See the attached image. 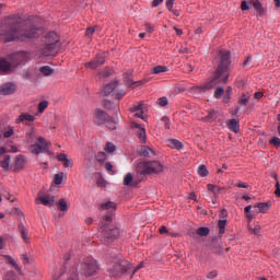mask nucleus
<instances>
[{
  "mask_svg": "<svg viewBox=\"0 0 280 280\" xmlns=\"http://www.w3.org/2000/svg\"><path fill=\"white\" fill-rule=\"evenodd\" d=\"M65 178V173H59L55 175V185H62V179Z\"/></svg>",
  "mask_w": 280,
  "mask_h": 280,
  "instance_id": "nucleus-44",
  "label": "nucleus"
},
{
  "mask_svg": "<svg viewBox=\"0 0 280 280\" xmlns=\"http://www.w3.org/2000/svg\"><path fill=\"white\" fill-rule=\"evenodd\" d=\"M135 268L128 260H124L121 256L116 255L112 258V265L108 268L109 275L113 277H120V275H128Z\"/></svg>",
  "mask_w": 280,
  "mask_h": 280,
  "instance_id": "nucleus-3",
  "label": "nucleus"
},
{
  "mask_svg": "<svg viewBox=\"0 0 280 280\" xmlns=\"http://www.w3.org/2000/svg\"><path fill=\"white\" fill-rule=\"evenodd\" d=\"M115 89H117V81L106 84L103 88L101 94L103 95V97H108L109 95H113V93H115Z\"/></svg>",
  "mask_w": 280,
  "mask_h": 280,
  "instance_id": "nucleus-16",
  "label": "nucleus"
},
{
  "mask_svg": "<svg viewBox=\"0 0 280 280\" xmlns=\"http://www.w3.org/2000/svg\"><path fill=\"white\" fill-rule=\"evenodd\" d=\"M174 1L175 0H166V8L170 12H172L173 8H174Z\"/></svg>",
  "mask_w": 280,
  "mask_h": 280,
  "instance_id": "nucleus-57",
  "label": "nucleus"
},
{
  "mask_svg": "<svg viewBox=\"0 0 280 280\" xmlns=\"http://www.w3.org/2000/svg\"><path fill=\"white\" fill-rule=\"evenodd\" d=\"M4 280H14V273L9 272L5 275Z\"/></svg>",
  "mask_w": 280,
  "mask_h": 280,
  "instance_id": "nucleus-64",
  "label": "nucleus"
},
{
  "mask_svg": "<svg viewBox=\"0 0 280 280\" xmlns=\"http://www.w3.org/2000/svg\"><path fill=\"white\" fill-rule=\"evenodd\" d=\"M57 161L62 163L63 167H73V160L69 159V156L65 153H59L57 155Z\"/></svg>",
  "mask_w": 280,
  "mask_h": 280,
  "instance_id": "nucleus-18",
  "label": "nucleus"
},
{
  "mask_svg": "<svg viewBox=\"0 0 280 280\" xmlns=\"http://www.w3.org/2000/svg\"><path fill=\"white\" fill-rule=\"evenodd\" d=\"M131 128L136 131L140 141L145 143V127L139 125L138 122H131Z\"/></svg>",
  "mask_w": 280,
  "mask_h": 280,
  "instance_id": "nucleus-14",
  "label": "nucleus"
},
{
  "mask_svg": "<svg viewBox=\"0 0 280 280\" xmlns=\"http://www.w3.org/2000/svg\"><path fill=\"white\" fill-rule=\"evenodd\" d=\"M248 231L254 233V235H259V233H261V226L255 225V228H249Z\"/></svg>",
  "mask_w": 280,
  "mask_h": 280,
  "instance_id": "nucleus-46",
  "label": "nucleus"
},
{
  "mask_svg": "<svg viewBox=\"0 0 280 280\" xmlns=\"http://www.w3.org/2000/svg\"><path fill=\"white\" fill-rule=\"evenodd\" d=\"M49 106V102L47 101H42L38 104V113H45L46 108Z\"/></svg>",
  "mask_w": 280,
  "mask_h": 280,
  "instance_id": "nucleus-43",
  "label": "nucleus"
},
{
  "mask_svg": "<svg viewBox=\"0 0 280 280\" xmlns=\"http://www.w3.org/2000/svg\"><path fill=\"white\" fill-rule=\"evenodd\" d=\"M104 150H105V152H107V154H113V152H115V150H117V147H115V144L113 142H106Z\"/></svg>",
  "mask_w": 280,
  "mask_h": 280,
  "instance_id": "nucleus-35",
  "label": "nucleus"
},
{
  "mask_svg": "<svg viewBox=\"0 0 280 280\" xmlns=\"http://www.w3.org/2000/svg\"><path fill=\"white\" fill-rule=\"evenodd\" d=\"M141 268H143V262H140L133 270L130 279H132V277H135V273L139 272V270H141Z\"/></svg>",
  "mask_w": 280,
  "mask_h": 280,
  "instance_id": "nucleus-62",
  "label": "nucleus"
},
{
  "mask_svg": "<svg viewBox=\"0 0 280 280\" xmlns=\"http://www.w3.org/2000/svg\"><path fill=\"white\" fill-rule=\"evenodd\" d=\"M12 69V65H10L5 58H0V72L8 73Z\"/></svg>",
  "mask_w": 280,
  "mask_h": 280,
  "instance_id": "nucleus-24",
  "label": "nucleus"
},
{
  "mask_svg": "<svg viewBox=\"0 0 280 280\" xmlns=\"http://www.w3.org/2000/svg\"><path fill=\"white\" fill-rule=\"evenodd\" d=\"M10 155H4L3 159L0 160V167H2V170H10Z\"/></svg>",
  "mask_w": 280,
  "mask_h": 280,
  "instance_id": "nucleus-26",
  "label": "nucleus"
},
{
  "mask_svg": "<svg viewBox=\"0 0 280 280\" xmlns=\"http://www.w3.org/2000/svg\"><path fill=\"white\" fill-rule=\"evenodd\" d=\"M218 60L219 62L212 80L201 86L196 88L199 93L211 91V89H215L218 84H226V82H229V71L231 70V52L228 50H221L218 55Z\"/></svg>",
  "mask_w": 280,
  "mask_h": 280,
  "instance_id": "nucleus-2",
  "label": "nucleus"
},
{
  "mask_svg": "<svg viewBox=\"0 0 280 280\" xmlns=\"http://www.w3.org/2000/svg\"><path fill=\"white\" fill-rule=\"evenodd\" d=\"M270 143L276 148H280V139L278 137H275L272 140H270Z\"/></svg>",
  "mask_w": 280,
  "mask_h": 280,
  "instance_id": "nucleus-53",
  "label": "nucleus"
},
{
  "mask_svg": "<svg viewBox=\"0 0 280 280\" xmlns=\"http://www.w3.org/2000/svg\"><path fill=\"white\" fill-rule=\"evenodd\" d=\"M238 104H241V106H247L248 97H246V95H242V97L238 101Z\"/></svg>",
  "mask_w": 280,
  "mask_h": 280,
  "instance_id": "nucleus-50",
  "label": "nucleus"
},
{
  "mask_svg": "<svg viewBox=\"0 0 280 280\" xmlns=\"http://www.w3.org/2000/svg\"><path fill=\"white\" fill-rule=\"evenodd\" d=\"M16 91V85L7 83L0 86V95H12Z\"/></svg>",
  "mask_w": 280,
  "mask_h": 280,
  "instance_id": "nucleus-17",
  "label": "nucleus"
},
{
  "mask_svg": "<svg viewBox=\"0 0 280 280\" xmlns=\"http://www.w3.org/2000/svg\"><path fill=\"white\" fill-rule=\"evenodd\" d=\"M103 235L106 237V240H117L119 237V229L118 228H112V229H103Z\"/></svg>",
  "mask_w": 280,
  "mask_h": 280,
  "instance_id": "nucleus-15",
  "label": "nucleus"
},
{
  "mask_svg": "<svg viewBox=\"0 0 280 280\" xmlns=\"http://www.w3.org/2000/svg\"><path fill=\"white\" fill-rule=\"evenodd\" d=\"M249 5H253V8L256 9L259 14L264 13V7H261V2H259V0L249 1Z\"/></svg>",
  "mask_w": 280,
  "mask_h": 280,
  "instance_id": "nucleus-29",
  "label": "nucleus"
},
{
  "mask_svg": "<svg viewBox=\"0 0 280 280\" xmlns=\"http://www.w3.org/2000/svg\"><path fill=\"white\" fill-rule=\"evenodd\" d=\"M159 231L161 235H170V231H167V228L165 225H162Z\"/></svg>",
  "mask_w": 280,
  "mask_h": 280,
  "instance_id": "nucleus-60",
  "label": "nucleus"
},
{
  "mask_svg": "<svg viewBox=\"0 0 280 280\" xmlns=\"http://www.w3.org/2000/svg\"><path fill=\"white\" fill-rule=\"evenodd\" d=\"M44 45H60V37L56 32H49L45 37H43Z\"/></svg>",
  "mask_w": 280,
  "mask_h": 280,
  "instance_id": "nucleus-10",
  "label": "nucleus"
},
{
  "mask_svg": "<svg viewBox=\"0 0 280 280\" xmlns=\"http://www.w3.org/2000/svg\"><path fill=\"white\" fill-rule=\"evenodd\" d=\"M154 150L148 148V147H141L140 148V156H154Z\"/></svg>",
  "mask_w": 280,
  "mask_h": 280,
  "instance_id": "nucleus-25",
  "label": "nucleus"
},
{
  "mask_svg": "<svg viewBox=\"0 0 280 280\" xmlns=\"http://www.w3.org/2000/svg\"><path fill=\"white\" fill-rule=\"evenodd\" d=\"M36 120V116L32 115V114H21L18 119L15 120V124H23V121H35Z\"/></svg>",
  "mask_w": 280,
  "mask_h": 280,
  "instance_id": "nucleus-20",
  "label": "nucleus"
},
{
  "mask_svg": "<svg viewBox=\"0 0 280 280\" xmlns=\"http://www.w3.org/2000/svg\"><path fill=\"white\" fill-rule=\"evenodd\" d=\"M13 58L15 60H19V62H23L24 60H27V58H30V54L25 52V51H20L15 55H13Z\"/></svg>",
  "mask_w": 280,
  "mask_h": 280,
  "instance_id": "nucleus-27",
  "label": "nucleus"
},
{
  "mask_svg": "<svg viewBox=\"0 0 280 280\" xmlns=\"http://www.w3.org/2000/svg\"><path fill=\"white\" fill-rule=\"evenodd\" d=\"M95 159H96V161L98 162V163H101V165H103V163L106 161V159H107V155H106V153H104V152H98L97 154H96V156H95Z\"/></svg>",
  "mask_w": 280,
  "mask_h": 280,
  "instance_id": "nucleus-39",
  "label": "nucleus"
},
{
  "mask_svg": "<svg viewBox=\"0 0 280 280\" xmlns=\"http://www.w3.org/2000/svg\"><path fill=\"white\" fill-rule=\"evenodd\" d=\"M39 71L45 77L54 75V69L49 66H44L39 68Z\"/></svg>",
  "mask_w": 280,
  "mask_h": 280,
  "instance_id": "nucleus-30",
  "label": "nucleus"
},
{
  "mask_svg": "<svg viewBox=\"0 0 280 280\" xmlns=\"http://www.w3.org/2000/svg\"><path fill=\"white\" fill-rule=\"evenodd\" d=\"M255 208H258L260 213H268L270 205L268 202H261L255 206Z\"/></svg>",
  "mask_w": 280,
  "mask_h": 280,
  "instance_id": "nucleus-32",
  "label": "nucleus"
},
{
  "mask_svg": "<svg viewBox=\"0 0 280 280\" xmlns=\"http://www.w3.org/2000/svg\"><path fill=\"white\" fill-rule=\"evenodd\" d=\"M96 272H100V264L95 258L88 256L81 260L80 273L83 277H93Z\"/></svg>",
  "mask_w": 280,
  "mask_h": 280,
  "instance_id": "nucleus-4",
  "label": "nucleus"
},
{
  "mask_svg": "<svg viewBox=\"0 0 280 280\" xmlns=\"http://www.w3.org/2000/svg\"><path fill=\"white\" fill-rule=\"evenodd\" d=\"M36 202H40L42 205H44V207H54V203L56 202V197L51 195H38Z\"/></svg>",
  "mask_w": 280,
  "mask_h": 280,
  "instance_id": "nucleus-12",
  "label": "nucleus"
},
{
  "mask_svg": "<svg viewBox=\"0 0 280 280\" xmlns=\"http://www.w3.org/2000/svg\"><path fill=\"white\" fill-rule=\"evenodd\" d=\"M93 34H95V27L91 26L86 30L85 35L90 37L93 36Z\"/></svg>",
  "mask_w": 280,
  "mask_h": 280,
  "instance_id": "nucleus-61",
  "label": "nucleus"
},
{
  "mask_svg": "<svg viewBox=\"0 0 280 280\" xmlns=\"http://www.w3.org/2000/svg\"><path fill=\"white\" fill-rule=\"evenodd\" d=\"M144 27H145L147 32H149V34H152V32H154V26L150 23H145Z\"/></svg>",
  "mask_w": 280,
  "mask_h": 280,
  "instance_id": "nucleus-59",
  "label": "nucleus"
},
{
  "mask_svg": "<svg viewBox=\"0 0 280 280\" xmlns=\"http://www.w3.org/2000/svg\"><path fill=\"white\" fill-rule=\"evenodd\" d=\"M218 226L220 235H224V229H226V220H219Z\"/></svg>",
  "mask_w": 280,
  "mask_h": 280,
  "instance_id": "nucleus-40",
  "label": "nucleus"
},
{
  "mask_svg": "<svg viewBox=\"0 0 280 280\" xmlns=\"http://www.w3.org/2000/svg\"><path fill=\"white\" fill-rule=\"evenodd\" d=\"M130 110L131 113H135V117L145 120V116H143V114L145 113V105L143 104V102H140L138 105H135L130 108Z\"/></svg>",
  "mask_w": 280,
  "mask_h": 280,
  "instance_id": "nucleus-13",
  "label": "nucleus"
},
{
  "mask_svg": "<svg viewBox=\"0 0 280 280\" xmlns=\"http://www.w3.org/2000/svg\"><path fill=\"white\" fill-rule=\"evenodd\" d=\"M20 229V235L24 242H27V229L23 225H19Z\"/></svg>",
  "mask_w": 280,
  "mask_h": 280,
  "instance_id": "nucleus-42",
  "label": "nucleus"
},
{
  "mask_svg": "<svg viewBox=\"0 0 280 280\" xmlns=\"http://www.w3.org/2000/svg\"><path fill=\"white\" fill-rule=\"evenodd\" d=\"M162 121L164 122L165 128L170 130V117L167 116L162 117Z\"/></svg>",
  "mask_w": 280,
  "mask_h": 280,
  "instance_id": "nucleus-56",
  "label": "nucleus"
},
{
  "mask_svg": "<svg viewBox=\"0 0 280 280\" xmlns=\"http://www.w3.org/2000/svg\"><path fill=\"white\" fill-rule=\"evenodd\" d=\"M207 189L208 191H211V194H213L214 198H218L220 194H224V191H226V188L213 184H208Z\"/></svg>",
  "mask_w": 280,
  "mask_h": 280,
  "instance_id": "nucleus-19",
  "label": "nucleus"
},
{
  "mask_svg": "<svg viewBox=\"0 0 280 280\" xmlns=\"http://www.w3.org/2000/svg\"><path fill=\"white\" fill-rule=\"evenodd\" d=\"M218 119V113L209 112V114L203 118L205 121H215Z\"/></svg>",
  "mask_w": 280,
  "mask_h": 280,
  "instance_id": "nucleus-37",
  "label": "nucleus"
},
{
  "mask_svg": "<svg viewBox=\"0 0 280 280\" xmlns=\"http://www.w3.org/2000/svg\"><path fill=\"white\" fill-rule=\"evenodd\" d=\"M25 165V158L23 155H19L15 160V170H23Z\"/></svg>",
  "mask_w": 280,
  "mask_h": 280,
  "instance_id": "nucleus-33",
  "label": "nucleus"
},
{
  "mask_svg": "<svg viewBox=\"0 0 280 280\" xmlns=\"http://www.w3.org/2000/svg\"><path fill=\"white\" fill-rule=\"evenodd\" d=\"M113 73V70L106 68L104 72H101L100 75L101 78H108Z\"/></svg>",
  "mask_w": 280,
  "mask_h": 280,
  "instance_id": "nucleus-52",
  "label": "nucleus"
},
{
  "mask_svg": "<svg viewBox=\"0 0 280 280\" xmlns=\"http://www.w3.org/2000/svg\"><path fill=\"white\" fill-rule=\"evenodd\" d=\"M235 187H238L240 189H249L250 186L244 182H238Z\"/></svg>",
  "mask_w": 280,
  "mask_h": 280,
  "instance_id": "nucleus-49",
  "label": "nucleus"
},
{
  "mask_svg": "<svg viewBox=\"0 0 280 280\" xmlns=\"http://www.w3.org/2000/svg\"><path fill=\"white\" fill-rule=\"evenodd\" d=\"M100 209L101 211H107V213L101 220L102 229H106V226H108V224H110L113 222V219L115 218L114 211H116L117 205H115V202L113 201H108V202L102 203Z\"/></svg>",
  "mask_w": 280,
  "mask_h": 280,
  "instance_id": "nucleus-6",
  "label": "nucleus"
},
{
  "mask_svg": "<svg viewBox=\"0 0 280 280\" xmlns=\"http://www.w3.org/2000/svg\"><path fill=\"white\" fill-rule=\"evenodd\" d=\"M38 34H40V28L36 25L25 24L20 16L13 15L4 20L0 30V40L4 43L25 42L30 38H36Z\"/></svg>",
  "mask_w": 280,
  "mask_h": 280,
  "instance_id": "nucleus-1",
  "label": "nucleus"
},
{
  "mask_svg": "<svg viewBox=\"0 0 280 280\" xmlns=\"http://www.w3.org/2000/svg\"><path fill=\"white\" fill-rule=\"evenodd\" d=\"M166 71H170V68H167L165 66H155L151 70V73L159 74V73H166Z\"/></svg>",
  "mask_w": 280,
  "mask_h": 280,
  "instance_id": "nucleus-31",
  "label": "nucleus"
},
{
  "mask_svg": "<svg viewBox=\"0 0 280 280\" xmlns=\"http://www.w3.org/2000/svg\"><path fill=\"white\" fill-rule=\"evenodd\" d=\"M12 135H14V130H12V128H9L7 131H4L3 137L5 139H9V137H12Z\"/></svg>",
  "mask_w": 280,
  "mask_h": 280,
  "instance_id": "nucleus-58",
  "label": "nucleus"
},
{
  "mask_svg": "<svg viewBox=\"0 0 280 280\" xmlns=\"http://www.w3.org/2000/svg\"><path fill=\"white\" fill-rule=\"evenodd\" d=\"M96 185L97 187H104L106 185V182L104 180V178L101 177L96 180Z\"/></svg>",
  "mask_w": 280,
  "mask_h": 280,
  "instance_id": "nucleus-63",
  "label": "nucleus"
},
{
  "mask_svg": "<svg viewBox=\"0 0 280 280\" xmlns=\"http://www.w3.org/2000/svg\"><path fill=\"white\" fill-rule=\"evenodd\" d=\"M209 233H210L209 228H199L196 230V232H189V235L190 237H196V235H199V237H207Z\"/></svg>",
  "mask_w": 280,
  "mask_h": 280,
  "instance_id": "nucleus-21",
  "label": "nucleus"
},
{
  "mask_svg": "<svg viewBox=\"0 0 280 280\" xmlns=\"http://www.w3.org/2000/svg\"><path fill=\"white\" fill-rule=\"evenodd\" d=\"M106 128L109 130H115L117 128V122L113 117L109 116V118L105 121Z\"/></svg>",
  "mask_w": 280,
  "mask_h": 280,
  "instance_id": "nucleus-34",
  "label": "nucleus"
},
{
  "mask_svg": "<svg viewBox=\"0 0 280 280\" xmlns=\"http://www.w3.org/2000/svg\"><path fill=\"white\" fill-rule=\"evenodd\" d=\"M106 62V52H98L93 60L85 63V69H97Z\"/></svg>",
  "mask_w": 280,
  "mask_h": 280,
  "instance_id": "nucleus-9",
  "label": "nucleus"
},
{
  "mask_svg": "<svg viewBox=\"0 0 280 280\" xmlns=\"http://www.w3.org/2000/svg\"><path fill=\"white\" fill-rule=\"evenodd\" d=\"M198 174L199 176H201L202 178H205L206 176H209V170H207V166L205 164H201L198 168Z\"/></svg>",
  "mask_w": 280,
  "mask_h": 280,
  "instance_id": "nucleus-36",
  "label": "nucleus"
},
{
  "mask_svg": "<svg viewBox=\"0 0 280 280\" xmlns=\"http://www.w3.org/2000/svg\"><path fill=\"white\" fill-rule=\"evenodd\" d=\"M26 141L27 143H32V141H34V131H30L26 133Z\"/></svg>",
  "mask_w": 280,
  "mask_h": 280,
  "instance_id": "nucleus-54",
  "label": "nucleus"
},
{
  "mask_svg": "<svg viewBox=\"0 0 280 280\" xmlns=\"http://www.w3.org/2000/svg\"><path fill=\"white\" fill-rule=\"evenodd\" d=\"M60 51V44H44V47L39 50L40 56L49 57L57 56Z\"/></svg>",
  "mask_w": 280,
  "mask_h": 280,
  "instance_id": "nucleus-8",
  "label": "nucleus"
},
{
  "mask_svg": "<svg viewBox=\"0 0 280 280\" xmlns=\"http://www.w3.org/2000/svg\"><path fill=\"white\" fill-rule=\"evenodd\" d=\"M222 95H224V88H218L214 92V97L217 100H220V97H222Z\"/></svg>",
  "mask_w": 280,
  "mask_h": 280,
  "instance_id": "nucleus-45",
  "label": "nucleus"
},
{
  "mask_svg": "<svg viewBox=\"0 0 280 280\" xmlns=\"http://www.w3.org/2000/svg\"><path fill=\"white\" fill-rule=\"evenodd\" d=\"M228 128L229 130H231L232 132H240V121L235 118H232L230 120H228Z\"/></svg>",
  "mask_w": 280,
  "mask_h": 280,
  "instance_id": "nucleus-22",
  "label": "nucleus"
},
{
  "mask_svg": "<svg viewBox=\"0 0 280 280\" xmlns=\"http://www.w3.org/2000/svg\"><path fill=\"white\" fill-rule=\"evenodd\" d=\"M139 174H160L163 172V164L159 161L140 162L137 165Z\"/></svg>",
  "mask_w": 280,
  "mask_h": 280,
  "instance_id": "nucleus-5",
  "label": "nucleus"
},
{
  "mask_svg": "<svg viewBox=\"0 0 280 280\" xmlns=\"http://www.w3.org/2000/svg\"><path fill=\"white\" fill-rule=\"evenodd\" d=\"M160 106H167V97H161L158 100Z\"/></svg>",
  "mask_w": 280,
  "mask_h": 280,
  "instance_id": "nucleus-55",
  "label": "nucleus"
},
{
  "mask_svg": "<svg viewBox=\"0 0 280 280\" xmlns=\"http://www.w3.org/2000/svg\"><path fill=\"white\" fill-rule=\"evenodd\" d=\"M135 178V175L132 173H128L124 178V185L129 187V185H132V180Z\"/></svg>",
  "mask_w": 280,
  "mask_h": 280,
  "instance_id": "nucleus-38",
  "label": "nucleus"
},
{
  "mask_svg": "<svg viewBox=\"0 0 280 280\" xmlns=\"http://www.w3.org/2000/svg\"><path fill=\"white\" fill-rule=\"evenodd\" d=\"M125 96H126V91H124V90H119L116 93V100H124Z\"/></svg>",
  "mask_w": 280,
  "mask_h": 280,
  "instance_id": "nucleus-51",
  "label": "nucleus"
},
{
  "mask_svg": "<svg viewBox=\"0 0 280 280\" xmlns=\"http://www.w3.org/2000/svg\"><path fill=\"white\" fill-rule=\"evenodd\" d=\"M57 207L59 211H63V212L69 211V203L67 202L66 199H60L57 203Z\"/></svg>",
  "mask_w": 280,
  "mask_h": 280,
  "instance_id": "nucleus-28",
  "label": "nucleus"
},
{
  "mask_svg": "<svg viewBox=\"0 0 280 280\" xmlns=\"http://www.w3.org/2000/svg\"><path fill=\"white\" fill-rule=\"evenodd\" d=\"M248 3H250V2L243 0L241 3V10H243V11L250 10V5Z\"/></svg>",
  "mask_w": 280,
  "mask_h": 280,
  "instance_id": "nucleus-48",
  "label": "nucleus"
},
{
  "mask_svg": "<svg viewBox=\"0 0 280 280\" xmlns=\"http://www.w3.org/2000/svg\"><path fill=\"white\" fill-rule=\"evenodd\" d=\"M109 117L110 116H108V114H106L104 109H96L94 124H96L97 126H104Z\"/></svg>",
  "mask_w": 280,
  "mask_h": 280,
  "instance_id": "nucleus-11",
  "label": "nucleus"
},
{
  "mask_svg": "<svg viewBox=\"0 0 280 280\" xmlns=\"http://www.w3.org/2000/svg\"><path fill=\"white\" fill-rule=\"evenodd\" d=\"M103 106H104V108H107L108 110H113V102H110L108 100L103 101Z\"/></svg>",
  "mask_w": 280,
  "mask_h": 280,
  "instance_id": "nucleus-47",
  "label": "nucleus"
},
{
  "mask_svg": "<svg viewBox=\"0 0 280 280\" xmlns=\"http://www.w3.org/2000/svg\"><path fill=\"white\" fill-rule=\"evenodd\" d=\"M3 258L7 259V261H9V264H11V266H13L15 268V270H19V265L16 264L14 258H12V256L3 255Z\"/></svg>",
  "mask_w": 280,
  "mask_h": 280,
  "instance_id": "nucleus-41",
  "label": "nucleus"
},
{
  "mask_svg": "<svg viewBox=\"0 0 280 280\" xmlns=\"http://www.w3.org/2000/svg\"><path fill=\"white\" fill-rule=\"evenodd\" d=\"M49 145H51L50 142L45 140V138L39 137L37 139V143L31 145V152L33 154H40V152H47V150H49Z\"/></svg>",
  "mask_w": 280,
  "mask_h": 280,
  "instance_id": "nucleus-7",
  "label": "nucleus"
},
{
  "mask_svg": "<svg viewBox=\"0 0 280 280\" xmlns=\"http://www.w3.org/2000/svg\"><path fill=\"white\" fill-rule=\"evenodd\" d=\"M168 148H172L173 150H183V142L176 139H168L166 141Z\"/></svg>",
  "mask_w": 280,
  "mask_h": 280,
  "instance_id": "nucleus-23",
  "label": "nucleus"
}]
</instances>
